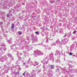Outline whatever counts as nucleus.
<instances>
[{
    "label": "nucleus",
    "instance_id": "11",
    "mask_svg": "<svg viewBox=\"0 0 77 77\" xmlns=\"http://www.w3.org/2000/svg\"><path fill=\"white\" fill-rule=\"evenodd\" d=\"M43 64L44 65H47L48 63V59L47 58H45L43 60Z\"/></svg>",
    "mask_w": 77,
    "mask_h": 77
},
{
    "label": "nucleus",
    "instance_id": "10",
    "mask_svg": "<svg viewBox=\"0 0 77 77\" xmlns=\"http://www.w3.org/2000/svg\"><path fill=\"white\" fill-rule=\"evenodd\" d=\"M53 54L51 53L50 54L49 57H50L51 60H52V62H54V59L53 58L54 57H53Z\"/></svg>",
    "mask_w": 77,
    "mask_h": 77
},
{
    "label": "nucleus",
    "instance_id": "54",
    "mask_svg": "<svg viewBox=\"0 0 77 77\" xmlns=\"http://www.w3.org/2000/svg\"><path fill=\"white\" fill-rule=\"evenodd\" d=\"M59 25L60 26H62V23H59Z\"/></svg>",
    "mask_w": 77,
    "mask_h": 77
},
{
    "label": "nucleus",
    "instance_id": "45",
    "mask_svg": "<svg viewBox=\"0 0 77 77\" xmlns=\"http://www.w3.org/2000/svg\"><path fill=\"white\" fill-rule=\"evenodd\" d=\"M11 59L12 60H14V58L12 57H11Z\"/></svg>",
    "mask_w": 77,
    "mask_h": 77
},
{
    "label": "nucleus",
    "instance_id": "35",
    "mask_svg": "<svg viewBox=\"0 0 77 77\" xmlns=\"http://www.w3.org/2000/svg\"><path fill=\"white\" fill-rule=\"evenodd\" d=\"M8 57H12V55L11 54H8Z\"/></svg>",
    "mask_w": 77,
    "mask_h": 77
},
{
    "label": "nucleus",
    "instance_id": "27",
    "mask_svg": "<svg viewBox=\"0 0 77 77\" xmlns=\"http://www.w3.org/2000/svg\"><path fill=\"white\" fill-rule=\"evenodd\" d=\"M51 45H52V46H55L56 45V43L54 42H53L52 44H51Z\"/></svg>",
    "mask_w": 77,
    "mask_h": 77
},
{
    "label": "nucleus",
    "instance_id": "12",
    "mask_svg": "<svg viewBox=\"0 0 77 77\" xmlns=\"http://www.w3.org/2000/svg\"><path fill=\"white\" fill-rule=\"evenodd\" d=\"M4 15L3 12L0 11V18L2 19H5V17H3V15Z\"/></svg>",
    "mask_w": 77,
    "mask_h": 77
},
{
    "label": "nucleus",
    "instance_id": "37",
    "mask_svg": "<svg viewBox=\"0 0 77 77\" xmlns=\"http://www.w3.org/2000/svg\"><path fill=\"white\" fill-rule=\"evenodd\" d=\"M54 2V0L51 1H50V2L51 3H53Z\"/></svg>",
    "mask_w": 77,
    "mask_h": 77
},
{
    "label": "nucleus",
    "instance_id": "53",
    "mask_svg": "<svg viewBox=\"0 0 77 77\" xmlns=\"http://www.w3.org/2000/svg\"><path fill=\"white\" fill-rule=\"evenodd\" d=\"M15 42H16V44H17V43H18V41H17V42L15 41Z\"/></svg>",
    "mask_w": 77,
    "mask_h": 77
},
{
    "label": "nucleus",
    "instance_id": "58",
    "mask_svg": "<svg viewBox=\"0 0 77 77\" xmlns=\"http://www.w3.org/2000/svg\"><path fill=\"white\" fill-rule=\"evenodd\" d=\"M44 68H45V66H44L43 67V68L44 69Z\"/></svg>",
    "mask_w": 77,
    "mask_h": 77
},
{
    "label": "nucleus",
    "instance_id": "61",
    "mask_svg": "<svg viewBox=\"0 0 77 77\" xmlns=\"http://www.w3.org/2000/svg\"><path fill=\"white\" fill-rule=\"evenodd\" d=\"M24 56H27V55H26L25 54V55Z\"/></svg>",
    "mask_w": 77,
    "mask_h": 77
},
{
    "label": "nucleus",
    "instance_id": "63",
    "mask_svg": "<svg viewBox=\"0 0 77 77\" xmlns=\"http://www.w3.org/2000/svg\"><path fill=\"white\" fill-rule=\"evenodd\" d=\"M0 75H1V73H0Z\"/></svg>",
    "mask_w": 77,
    "mask_h": 77
},
{
    "label": "nucleus",
    "instance_id": "57",
    "mask_svg": "<svg viewBox=\"0 0 77 77\" xmlns=\"http://www.w3.org/2000/svg\"><path fill=\"white\" fill-rule=\"evenodd\" d=\"M41 62H42V63H44V61H41Z\"/></svg>",
    "mask_w": 77,
    "mask_h": 77
},
{
    "label": "nucleus",
    "instance_id": "36",
    "mask_svg": "<svg viewBox=\"0 0 77 77\" xmlns=\"http://www.w3.org/2000/svg\"><path fill=\"white\" fill-rule=\"evenodd\" d=\"M59 69H56V71L57 72H58L59 73L58 74H60V73L59 72Z\"/></svg>",
    "mask_w": 77,
    "mask_h": 77
},
{
    "label": "nucleus",
    "instance_id": "52",
    "mask_svg": "<svg viewBox=\"0 0 77 77\" xmlns=\"http://www.w3.org/2000/svg\"><path fill=\"white\" fill-rule=\"evenodd\" d=\"M3 50H4V51H6V48H4Z\"/></svg>",
    "mask_w": 77,
    "mask_h": 77
},
{
    "label": "nucleus",
    "instance_id": "9",
    "mask_svg": "<svg viewBox=\"0 0 77 77\" xmlns=\"http://www.w3.org/2000/svg\"><path fill=\"white\" fill-rule=\"evenodd\" d=\"M35 72H36V71L35 70H32V75L29 76V77H36V73Z\"/></svg>",
    "mask_w": 77,
    "mask_h": 77
},
{
    "label": "nucleus",
    "instance_id": "56",
    "mask_svg": "<svg viewBox=\"0 0 77 77\" xmlns=\"http://www.w3.org/2000/svg\"><path fill=\"white\" fill-rule=\"evenodd\" d=\"M22 50H23V49H24V47L23 46L22 48H21Z\"/></svg>",
    "mask_w": 77,
    "mask_h": 77
},
{
    "label": "nucleus",
    "instance_id": "19",
    "mask_svg": "<svg viewBox=\"0 0 77 77\" xmlns=\"http://www.w3.org/2000/svg\"><path fill=\"white\" fill-rule=\"evenodd\" d=\"M18 58H19V60H18L17 62V63L18 64L20 63L21 59V57H18Z\"/></svg>",
    "mask_w": 77,
    "mask_h": 77
},
{
    "label": "nucleus",
    "instance_id": "30",
    "mask_svg": "<svg viewBox=\"0 0 77 77\" xmlns=\"http://www.w3.org/2000/svg\"><path fill=\"white\" fill-rule=\"evenodd\" d=\"M46 42H48V37H46Z\"/></svg>",
    "mask_w": 77,
    "mask_h": 77
},
{
    "label": "nucleus",
    "instance_id": "13",
    "mask_svg": "<svg viewBox=\"0 0 77 77\" xmlns=\"http://www.w3.org/2000/svg\"><path fill=\"white\" fill-rule=\"evenodd\" d=\"M71 35V33H69L68 34L66 33L64 35V38H65L66 37V36L67 37H69Z\"/></svg>",
    "mask_w": 77,
    "mask_h": 77
},
{
    "label": "nucleus",
    "instance_id": "16",
    "mask_svg": "<svg viewBox=\"0 0 77 77\" xmlns=\"http://www.w3.org/2000/svg\"><path fill=\"white\" fill-rule=\"evenodd\" d=\"M71 72H73L74 73H75L77 72V69H71L70 70Z\"/></svg>",
    "mask_w": 77,
    "mask_h": 77
},
{
    "label": "nucleus",
    "instance_id": "2",
    "mask_svg": "<svg viewBox=\"0 0 77 77\" xmlns=\"http://www.w3.org/2000/svg\"><path fill=\"white\" fill-rule=\"evenodd\" d=\"M68 70H67L66 68H64L62 70V72L65 74V77H74L73 75L67 76V74L68 73Z\"/></svg>",
    "mask_w": 77,
    "mask_h": 77
},
{
    "label": "nucleus",
    "instance_id": "64",
    "mask_svg": "<svg viewBox=\"0 0 77 77\" xmlns=\"http://www.w3.org/2000/svg\"><path fill=\"white\" fill-rule=\"evenodd\" d=\"M13 77H14V75H13Z\"/></svg>",
    "mask_w": 77,
    "mask_h": 77
},
{
    "label": "nucleus",
    "instance_id": "49",
    "mask_svg": "<svg viewBox=\"0 0 77 77\" xmlns=\"http://www.w3.org/2000/svg\"><path fill=\"white\" fill-rule=\"evenodd\" d=\"M1 45L2 46H4L5 47V44H3Z\"/></svg>",
    "mask_w": 77,
    "mask_h": 77
},
{
    "label": "nucleus",
    "instance_id": "6",
    "mask_svg": "<svg viewBox=\"0 0 77 77\" xmlns=\"http://www.w3.org/2000/svg\"><path fill=\"white\" fill-rule=\"evenodd\" d=\"M31 38H32V44H33L35 43V42H37L38 41V38H36V37H35V36H34L33 34H32Z\"/></svg>",
    "mask_w": 77,
    "mask_h": 77
},
{
    "label": "nucleus",
    "instance_id": "18",
    "mask_svg": "<svg viewBox=\"0 0 77 77\" xmlns=\"http://www.w3.org/2000/svg\"><path fill=\"white\" fill-rule=\"evenodd\" d=\"M55 55H59V56H60V52L59 51H56V53L55 54Z\"/></svg>",
    "mask_w": 77,
    "mask_h": 77
},
{
    "label": "nucleus",
    "instance_id": "38",
    "mask_svg": "<svg viewBox=\"0 0 77 77\" xmlns=\"http://www.w3.org/2000/svg\"><path fill=\"white\" fill-rule=\"evenodd\" d=\"M18 34L19 35H21V34H22V33H21V32H20V31L18 32Z\"/></svg>",
    "mask_w": 77,
    "mask_h": 77
},
{
    "label": "nucleus",
    "instance_id": "55",
    "mask_svg": "<svg viewBox=\"0 0 77 77\" xmlns=\"http://www.w3.org/2000/svg\"><path fill=\"white\" fill-rule=\"evenodd\" d=\"M14 45H13L11 46V48H13V47H14Z\"/></svg>",
    "mask_w": 77,
    "mask_h": 77
},
{
    "label": "nucleus",
    "instance_id": "41",
    "mask_svg": "<svg viewBox=\"0 0 77 77\" xmlns=\"http://www.w3.org/2000/svg\"><path fill=\"white\" fill-rule=\"evenodd\" d=\"M20 5H20V4H18L17 5V7H20Z\"/></svg>",
    "mask_w": 77,
    "mask_h": 77
},
{
    "label": "nucleus",
    "instance_id": "20",
    "mask_svg": "<svg viewBox=\"0 0 77 77\" xmlns=\"http://www.w3.org/2000/svg\"><path fill=\"white\" fill-rule=\"evenodd\" d=\"M57 31L59 32V33H63V29H58Z\"/></svg>",
    "mask_w": 77,
    "mask_h": 77
},
{
    "label": "nucleus",
    "instance_id": "4",
    "mask_svg": "<svg viewBox=\"0 0 77 77\" xmlns=\"http://www.w3.org/2000/svg\"><path fill=\"white\" fill-rule=\"evenodd\" d=\"M34 53H35V54H34L33 55H35V56H37V55H38V56H41V55H44V54L41 51L38 50L34 51Z\"/></svg>",
    "mask_w": 77,
    "mask_h": 77
},
{
    "label": "nucleus",
    "instance_id": "3",
    "mask_svg": "<svg viewBox=\"0 0 77 77\" xmlns=\"http://www.w3.org/2000/svg\"><path fill=\"white\" fill-rule=\"evenodd\" d=\"M12 14H15L16 12H15V9H11L9 11V14L7 15V17H9L10 16H12Z\"/></svg>",
    "mask_w": 77,
    "mask_h": 77
},
{
    "label": "nucleus",
    "instance_id": "14",
    "mask_svg": "<svg viewBox=\"0 0 77 77\" xmlns=\"http://www.w3.org/2000/svg\"><path fill=\"white\" fill-rule=\"evenodd\" d=\"M3 47H1L0 48V56H1L2 54H3V52L2 51H3Z\"/></svg>",
    "mask_w": 77,
    "mask_h": 77
},
{
    "label": "nucleus",
    "instance_id": "26",
    "mask_svg": "<svg viewBox=\"0 0 77 77\" xmlns=\"http://www.w3.org/2000/svg\"><path fill=\"white\" fill-rule=\"evenodd\" d=\"M11 39H12V38H10V40H7V42H8L9 44H11Z\"/></svg>",
    "mask_w": 77,
    "mask_h": 77
},
{
    "label": "nucleus",
    "instance_id": "39",
    "mask_svg": "<svg viewBox=\"0 0 77 77\" xmlns=\"http://www.w3.org/2000/svg\"><path fill=\"white\" fill-rule=\"evenodd\" d=\"M17 69H18V70L19 71H20V70H21V68H20V67H18Z\"/></svg>",
    "mask_w": 77,
    "mask_h": 77
},
{
    "label": "nucleus",
    "instance_id": "34",
    "mask_svg": "<svg viewBox=\"0 0 77 77\" xmlns=\"http://www.w3.org/2000/svg\"><path fill=\"white\" fill-rule=\"evenodd\" d=\"M44 32V31H42V32H41V34H42V36H44V35H45V33L44 32L43 33V34H42L43 33L42 32Z\"/></svg>",
    "mask_w": 77,
    "mask_h": 77
},
{
    "label": "nucleus",
    "instance_id": "22",
    "mask_svg": "<svg viewBox=\"0 0 77 77\" xmlns=\"http://www.w3.org/2000/svg\"><path fill=\"white\" fill-rule=\"evenodd\" d=\"M13 72L14 73V75H15V74L17 75H19V72Z\"/></svg>",
    "mask_w": 77,
    "mask_h": 77
},
{
    "label": "nucleus",
    "instance_id": "1",
    "mask_svg": "<svg viewBox=\"0 0 77 77\" xmlns=\"http://www.w3.org/2000/svg\"><path fill=\"white\" fill-rule=\"evenodd\" d=\"M67 42V39L66 38H64V39L63 40H62V42H60L59 41V40L58 39L57 40V41H56V43L57 44H60V45L61 46H60V45L59 46V47H61V46H62V44H66Z\"/></svg>",
    "mask_w": 77,
    "mask_h": 77
},
{
    "label": "nucleus",
    "instance_id": "33",
    "mask_svg": "<svg viewBox=\"0 0 77 77\" xmlns=\"http://www.w3.org/2000/svg\"><path fill=\"white\" fill-rule=\"evenodd\" d=\"M19 55H21V54H20V53H18L17 54V55L18 57H19Z\"/></svg>",
    "mask_w": 77,
    "mask_h": 77
},
{
    "label": "nucleus",
    "instance_id": "51",
    "mask_svg": "<svg viewBox=\"0 0 77 77\" xmlns=\"http://www.w3.org/2000/svg\"><path fill=\"white\" fill-rule=\"evenodd\" d=\"M0 24L1 25H2L3 24V22H1L0 23Z\"/></svg>",
    "mask_w": 77,
    "mask_h": 77
},
{
    "label": "nucleus",
    "instance_id": "46",
    "mask_svg": "<svg viewBox=\"0 0 77 77\" xmlns=\"http://www.w3.org/2000/svg\"><path fill=\"white\" fill-rule=\"evenodd\" d=\"M72 52H70L69 53V55L70 56H71V55H72Z\"/></svg>",
    "mask_w": 77,
    "mask_h": 77
},
{
    "label": "nucleus",
    "instance_id": "50",
    "mask_svg": "<svg viewBox=\"0 0 77 77\" xmlns=\"http://www.w3.org/2000/svg\"><path fill=\"white\" fill-rule=\"evenodd\" d=\"M77 18H75L74 19V21H77Z\"/></svg>",
    "mask_w": 77,
    "mask_h": 77
},
{
    "label": "nucleus",
    "instance_id": "48",
    "mask_svg": "<svg viewBox=\"0 0 77 77\" xmlns=\"http://www.w3.org/2000/svg\"><path fill=\"white\" fill-rule=\"evenodd\" d=\"M72 40H74L75 39V37H72Z\"/></svg>",
    "mask_w": 77,
    "mask_h": 77
},
{
    "label": "nucleus",
    "instance_id": "23",
    "mask_svg": "<svg viewBox=\"0 0 77 77\" xmlns=\"http://www.w3.org/2000/svg\"><path fill=\"white\" fill-rule=\"evenodd\" d=\"M38 65V63L36 62H35L34 64H33V65L34 66H36V65Z\"/></svg>",
    "mask_w": 77,
    "mask_h": 77
},
{
    "label": "nucleus",
    "instance_id": "43",
    "mask_svg": "<svg viewBox=\"0 0 77 77\" xmlns=\"http://www.w3.org/2000/svg\"><path fill=\"white\" fill-rule=\"evenodd\" d=\"M35 33L36 35H39V32H35Z\"/></svg>",
    "mask_w": 77,
    "mask_h": 77
},
{
    "label": "nucleus",
    "instance_id": "25",
    "mask_svg": "<svg viewBox=\"0 0 77 77\" xmlns=\"http://www.w3.org/2000/svg\"><path fill=\"white\" fill-rule=\"evenodd\" d=\"M46 49H47V50H51V48L48 46H47L46 47Z\"/></svg>",
    "mask_w": 77,
    "mask_h": 77
},
{
    "label": "nucleus",
    "instance_id": "5",
    "mask_svg": "<svg viewBox=\"0 0 77 77\" xmlns=\"http://www.w3.org/2000/svg\"><path fill=\"white\" fill-rule=\"evenodd\" d=\"M32 63V62L30 60H29L27 62L26 61L25 62H23V65L22 66H24V65H25L26 68H27L29 67V66H28L27 64H28V63H29V64H31Z\"/></svg>",
    "mask_w": 77,
    "mask_h": 77
},
{
    "label": "nucleus",
    "instance_id": "59",
    "mask_svg": "<svg viewBox=\"0 0 77 77\" xmlns=\"http://www.w3.org/2000/svg\"><path fill=\"white\" fill-rule=\"evenodd\" d=\"M8 6H9V7H11V5H8Z\"/></svg>",
    "mask_w": 77,
    "mask_h": 77
},
{
    "label": "nucleus",
    "instance_id": "62",
    "mask_svg": "<svg viewBox=\"0 0 77 77\" xmlns=\"http://www.w3.org/2000/svg\"><path fill=\"white\" fill-rule=\"evenodd\" d=\"M28 76V75L27 74V75H26V77H27Z\"/></svg>",
    "mask_w": 77,
    "mask_h": 77
},
{
    "label": "nucleus",
    "instance_id": "28",
    "mask_svg": "<svg viewBox=\"0 0 77 77\" xmlns=\"http://www.w3.org/2000/svg\"><path fill=\"white\" fill-rule=\"evenodd\" d=\"M30 46H28L27 47H26V48L27 49H29V48H31V49H32V48H33V47H31Z\"/></svg>",
    "mask_w": 77,
    "mask_h": 77
},
{
    "label": "nucleus",
    "instance_id": "60",
    "mask_svg": "<svg viewBox=\"0 0 77 77\" xmlns=\"http://www.w3.org/2000/svg\"><path fill=\"white\" fill-rule=\"evenodd\" d=\"M19 77H23L22 76H19Z\"/></svg>",
    "mask_w": 77,
    "mask_h": 77
},
{
    "label": "nucleus",
    "instance_id": "31",
    "mask_svg": "<svg viewBox=\"0 0 77 77\" xmlns=\"http://www.w3.org/2000/svg\"><path fill=\"white\" fill-rule=\"evenodd\" d=\"M41 72V69H38V70L37 73H39Z\"/></svg>",
    "mask_w": 77,
    "mask_h": 77
},
{
    "label": "nucleus",
    "instance_id": "47",
    "mask_svg": "<svg viewBox=\"0 0 77 77\" xmlns=\"http://www.w3.org/2000/svg\"><path fill=\"white\" fill-rule=\"evenodd\" d=\"M8 72V70H6V71H5L4 72V73H7Z\"/></svg>",
    "mask_w": 77,
    "mask_h": 77
},
{
    "label": "nucleus",
    "instance_id": "7",
    "mask_svg": "<svg viewBox=\"0 0 77 77\" xmlns=\"http://www.w3.org/2000/svg\"><path fill=\"white\" fill-rule=\"evenodd\" d=\"M7 59H8V58H7V57L6 56H5L4 57H2L0 58V61L2 62H3L4 61L7 60Z\"/></svg>",
    "mask_w": 77,
    "mask_h": 77
},
{
    "label": "nucleus",
    "instance_id": "17",
    "mask_svg": "<svg viewBox=\"0 0 77 77\" xmlns=\"http://www.w3.org/2000/svg\"><path fill=\"white\" fill-rule=\"evenodd\" d=\"M26 8L28 10H29L30 11L29 9H30V10L31 11V8H29V4H28V3H26Z\"/></svg>",
    "mask_w": 77,
    "mask_h": 77
},
{
    "label": "nucleus",
    "instance_id": "42",
    "mask_svg": "<svg viewBox=\"0 0 77 77\" xmlns=\"http://www.w3.org/2000/svg\"><path fill=\"white\" fill-rule=\"evenodd\" d=\"M26 72H25L24 73H23V76H25V75H26Z\"/></svg>",
    "mask_w": 77,
    "mask_h": 77
},
{
    "label": "nucleus",
    "instance_id": "44",
    "mask_svg": "<svg viewBox=\"0 0 77 77\" xmlns=\"http://www.w3.org/2000/svg\"><path fill=\"white\" fill-rule=\"evenodd\" d=\"M76 32V31H74L73 32V34H75Z\"/></svg>",
    "mask_w": 77,
    "mask_h": 77
},
{
    "label": "nucleus",
    "instance_id": "21",
    "mask_svg": "<svg viewBox=\"0 0 77 77\" xmlns=\"http://www.w3.org/2000/svg\"><path fill=\"white\" fill-rule=\"evenodd\" d=\"M41 29L42 30H46L47 29V26H44L43 27L41 28Z\"/></svg>",
    "mask_w": 77,
    "mask_h": 77
},
{
    "label": "nucleus",
    "instance_id": "24",
    "mask_svg": "<svg viewBox=\"0 0 77 77\" xmlns=\"http://www.w3.org/2000/svg\"><path fill=\"white\" fill-rule=\"evenodd\" d=\"M51 69H53L54 68V65H51L50 66Z\"/></svg>",
    "mask_w": 77,
    "mask_h": 77
},
{
    "label": "nucleus",
    "instance_id": "8",
    "mask_svg": "<svg viewBox=\"0 0 77 77\" xmlns=\"http://www.w3.org/2000/svg\"><path fill=\"white\" fill-rule=\"evenodd\" d=\"M53 74V71L51 70L50 69L49 70L48 72V77H51Z\"/></svg>",
    "mask_w": 77,
    "mask_h": 77
},
{
    "label": "nucleus",
    "instance_id": "29",
    "mask_svg": "<svg viewBox=\"0 0 77 77\" xmlns=\"http://www.w3.org/2000/svg\"><path fill=\"white\" fill-rule=\"evenodd\" d=\"M11 29H14V24H12L11 27Z\"/></svg>",
    "mask_w": 77,
    "mask_h": 77
},
{
    "label": "nucleus",
    "instance_id": "15",
    "mask_svg": "<svg viewBox=\"0 0 77 77\" xmlns=\"http://www.w3.org/2000/svg\"><path fill=\"white\" fill-rule=\"evenodd\" d=\"M75 45H72L70 47V51H72L74 48Z\"/></svg>",
    "mask_w": 77,
    "mask_h": 77
},
{
    "label": "nucleus",
    "instance_id": "40",
    "mask_svg": "<svg viewBox=\"0 0 77 77\" xmlns=\"http://www.w3.org/2000/svg\"><path fill=\"white\" fill-rule=\"evenodd\" d=\"M69 67L70 68H72V67H73V66H72V65H69Z\"/></svg>",
    "mask_w": 77,
    "mask_h": 77
},
{
    "label": "nucleus",
    "instance_id": "32",
    "mask_svg": "<svg viewBox=\"0 0 77 77\" xmlns=\"http://www.w3.org/2000/svg\"><path fill=\"white\" fill-rule=\"evenodd\" d=\"M55 62L56 63H58V62H60V61H59V59H57V60L55 61Z\"/></svg>",
    "mask_w": 77,
    "mask_h": 77
}]
</instances>
